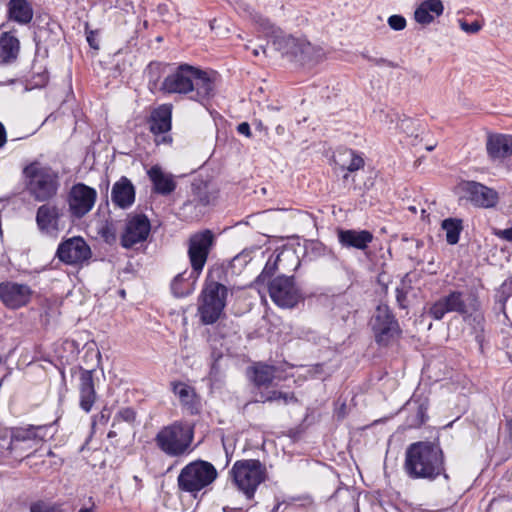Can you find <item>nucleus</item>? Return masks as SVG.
I'll list each match as a JSON object with an SVG mask.
<instances>
[{
    "instance_id": "f257e3e1",
    "label": "nucleus",
    "mask_w": 512,
    "mask_h": 512,
    "mask_svg": "<svg viewBox=\"0 0 512 512\" xmlns=\"http://www.w3.org/2000/svg\"><path fill=\"white\" fill-rule=\"evenodd\" d=\"M404 470L412 479H435L444 471L443 453L432 442H415L405 453Z\"/></svg>"
},
{
    "instance_id": "f03ea898",
    "label": "nucleus",
    "mask_w": 512,
    "mask_h": 512,
    "mask_svg": "<svg viewBox=\"0 0 512 512\" xmlns=\"http://www.w3.org/2000/svg\"><path fill=\"white\" fill-rule=\"evenodd\" d=\"M52 425H25L0 429V454L3 457L22 459L30 455L47 437H52Z\"/></svg>"
},
{
    "instance_id": "7ed1b4c3",
    "label": "nucleus",
    "mask_w": 512,
    "mask_h": 512,
    "mask_svg": "<svg viewBox=\"0 0 512 512\" xmlns=\"http://www.w3.org/2000/svg\"><path fill=\"white\" fill-rule=\"evenodd\" d=\"M194 439V427L185 421H175L162 427L155 436L157 447L169 457L187 454Z\"/></svg>"
},
{
    "instance_id": "20e7f679",
    "label": "nucleus",
    "mask_w": 512,
    "mask_h": 512,
    "mask_svg": "<svg viewBox=\"0 0 512 512\" xmlns=\"http://www.w3.org/2000/svg\"><path fill=\"white\" fill-rule=\"evenodd\" d=\"M274 45L284 57L301 65H314L325 58L323 48L311 44L304 37L278 35Z\"/></svg>"
},
{
    "instance_id": "39448f33",
    "label": "nucleus",
    "mask_w": 512,
    "mask_h": 512,
    "mask_svg": "<svg viewBox=\"0 0 512 512\" xmlns=\"http://www.w3.org/2000/svg\"><path fill=\"white\" fill-rule=\"evenodd\" d=\"M27 189L36 201H47L53 198L59 189V175L52 168L33 162L25 167Z\"/></svg>"
},
{
    "instance_id": "423d86ee",
    "label": "nucleus",
    "mask_w": 512,
    "mask_h": 512,
    "mask_svg": "<svg viewBox=\"0 0 512 512\" xmlns=\"http://www.w3.org/2000/svg\"><path fill=\"white\" fill-rule=\"evenodd\" d=\"M218 472L213 464L204 460H196L185 465L178 477L180 491L197 497V494L210 486L217 478Z\"/></svg>"
},
{
    "instance_id": "0eeeda50",
    "label": "nucleus",
    "mask_w": 512,
    "mask_h": 512,
    "mask_svg": "<svg viewBox=\"0 0 512 512\" xmlns=\"http://www.w3.org/2000/svg\"><path fill=\"white\" fill-rule=\"evenodd\" d=\"M227 294L226 286L212 280L210 275L207 277L198 304V314L202 323L213 324L220 318L226 306Z\"/></svg>"
},
{
    "instance_id": "6e6552de",
    "label": "nucleus",
    "mask_w": 512,
    "mask_h": 512,
    "mask_svg": "<svg viewBox=\"0 0 512 512\" xmlns=\"http://www.w3.org/2000/svg\"><path fill=\"white\" fill-rule=\"evenodd\" d=\"M231 475L238 489L250 499L258 486L266 480L267 470L259 460L244 459L233 464Z\"/></svg>"
},
{
    "instance_id": "1a4fd4ad",
    "label": "nucleus",
    "mask_w": 512,
    "mask_h": 512,
    "mask_svg": "<svg viewBox=\"0 0 512 512\" xmlns=\"http://www.w3.org/2000/svg\"><path fill=\"white\" fill-rule=\"evenodd\" d=\"M376 342L387 346L400 334L398 322L385 305H379L370 321Z\"/></svg>"
},
{
    "instance_id": "9d476101",
    "label": "nucleus",
    "mask_w": 512,
    "mask_h": 512,
    "mask_svg": "<svg viewBox=\"0 0 512 512\" xmlns=\"http://www.w3.org/2000/svg\"><path fill=\"white\" fill-rule=\"evenodd\" d=\"M197 75V68L182 64L164 78L160 89L168 94H188L193 92V81Z\"/></svg>"
},
{
    "instance_id": "9b49d317",
    "label": "nucleus",
    "mask_w": 512,
    "mask_h": 512,
    "mask_svg": "<svg viewBox=\"0 0 512 512\" xmlns=\"http://www.w3.org/2000/svg\"><path fill=\"white\" fill-rule=\"evenodd\" d=\"M269 295L272 301L282 308H292L301 296L293 277L278 276L269 283Z\"/></svg>"
},
{
    "instance_id": "f8f14e48",
    "label": "nucleus",
    "mask_w": 512,
    "mask_h": 512,
    "mask_svg": "<svg viewBox=\"0 0 512 512\" xmlns=\"http://www.w3.org/2000/svg\"><path fill=\"white\" fill-rule=\"evenodd\" d=\"M473 309H475V305L473 303L468 304L462 292L452 291L433 303L427 313L434 320H441L449 312L464 315Z\"/></svg>"
},
{
    "instance_id": "ddd939ff",
    "label": "nucleus",
    "mask_w": 512,
    "mask_h": 512,
    "mask_svg": "<svg viewBox=\"0 0 512 512\" xmlns=\"http://www.w3.org/2000/svg\"><path fill=\"white\" fill-rule=\"evenodd\" d=\"M214 236L209 230L190 237L188 255L194 274H201L213 245Z\"/></svg>"
},
{
    "instance_id": "4468645a",
    "label": "nucleus",
    "mask_w": 512,
    "mask_h": 512,
    "mask_svg": "<svg viewBox=\"0 0 512 512\" xmlns=\"http://www.w3.org/2000/svg\"><path fill=\"white\" fill-rule=\"evenodd\" d=\"M97 192L83 183L72 186L68 194V206L70 213L76 218H82L88 214L95 205Z\"/></svg>"
},
{
    "instance_id": "2eb2a0df",
    "label": "nucleus",
    "mask_w": 512,
    "mask_h": 512,
    "mask_svg": "<svg viewBox=\"0 0 512 512\" xmlns=\"http://www.w3.org/2000/svg\"><path fill=\"white\" fill-rule=\"evenodd\" d=\"M463 197L472 204L482 208L494 207L499 200L498 193L481 183L474 181H463L458 185Z\"/></svg>"
},
{
    "instance_id": "dca6fc26",
    "label": "nucleus",
    "mask_w": 512,
    "mask_h": 512,
    "mask_svg": "<svg viewBox=\"0 0 512 512\" xmlns=\"http://www.w3.org/2000/svg\"><path fill=\"white\" fill-rule=\"evenodd\" d=\"M150 229V221L145 215L129 216L121 234V245L124 248H131L144 242L150 233Z\"/></svg>"
},
{
    "instance_id": "f3484780",
    "label": "nucleus",
    "mask_w": 512,
    "mask_h": 512,
    "mask_svg": "<svg viewBox=\"0 0 512 512\" xmlns=\"http://www.w3.org/2000/svg\"><path fill=\"white\" fill-rule=\"evenodd\" d=\"M56 254L63 263L75 265L88 260L91 249L82 237H72L59 244Z\"/></svg>"
},
{
    "instance_id": "a211bd4d",
    "label": "nucleus",
    "mask_w": 512,
    "mask_h": 512,
    "mask_svg": "<svg viewBox=\"0 0 512 512\" xmlns=\"http://www.w3.org/2000/svg\"><path fill=\"white\" fill-rule=\"evenodd\" d=\"M171 120V104H162L151 112L149 118L150 131L154 134L157 145L172 142L171 136L168 135V132L171 130Z\"/></svg>"
},
{
    "instance_id": "6ab92c4d",
    "label": "nucleus",
    "mask_w": 512,
    "mask_h": 512,
    "mask_svg": "<svg viewBox=\"0 0 512 512\" xmlns=\"http://www.w3.org/2000/svg\"><path fill=\"white\" fill-rule=\"evenodd\" d=\"M32 293L27 284L12 281L0 283V300L9 309L26 306L31 300Z\"/></svg>"
},
{
    "instance_id": "aec40b11",
    "label": "nucleus",
    "mask_w": 512,
    "mask_h": 512,
    "mask_svg": "<svg viewBox=\"0 0 512 512\" xmlns=\"http://www.w3.org/2000/svg\"><path fill=\"white\" fill-rule=\"evenodd\" d=\"M62 217V208L53 203H46L37 209L36 224L41 233L56 235L62 228L60 224Z\"/></svg>"
},
{
    "instance_id": "412c9836",
    "label": "nucleus",
    "mask_w": 512,
    "mask_h": 512,
    "mask_svg": "<svg viewBox=\"0 0 512 512\" xmlns=\"http://www.w3.org/2000/svg\"><path fill=\"white\" fill-rule=\"evenodd\" d=\"M172 391L178 398L182 408L190 415H197L201 411V398L195 389L184 382H173Z\"/></svg>"
},
{
    "instance_id": "4be33fe9",
    "label": "nucleus",
    "mask_w": 512,
    "mask_h": 512,
    "mask_svg": "<svg viewBox=\"0 0 512 512\" xmlns=\"http://www.w3.org/2000/svg\"><path fill=\"white\" fill-rule=\"evenodd\" d=\"M79 405L86 413L90 412L97 399L93 380V370L81 369L79 375Z\"/></svg>"
},
{
    "instance_id": "5701e85b",
    "label": "nucleus",
    "mask_w": 512,
    "mask_h": 512,
    "mask_svg": "<svg viewBox=\"0 0 512 512\" xmlns=\"http://www.w3.org/2000/svg\"><path fill=\"white\" fill-rule=\"evenodd\" d=\"M486 150L492 160H502L512 155V135L488 134Z\"/></svg>"
},
{
    "instance_id": "b1692460",
    "label": "nucleus",
    "mask_w": 512,
    "mask_h": 512,
    "mask_svg": "<svg viewBox=\"0 0 512 512\" xmlns=\"http://www.w3.org/2000/svg\"><path fill=\"white\" fill-rule=\"evenodd\" d=\"M284 262H291L294 265V269H296L300 264L298 257L293 250H282L274 258L270 257L267 260L262 273L255 281V285H257L259 282H263L267 277L272 276L278 269L279 265H282L283 269H287V267L283 264Z\"/></svg>"
},
{
    "instance_id": "393cba45",
    "label": "nucleus",
    "mask_w": 512,
    "mask_h": 512,
    "mask_svg": "<svg viewBox=\"0 0 512 512\" xmlns=\"http://www.w3.org/2000/svg\"><path fill=\"white\" fill-rule=\"evenodd\" d=\"M7 18L19 25L29 24L34 16L32 4L28 0H9Z\"/></svg>"
},
{
    "instance_id": "a878e982",
    "label": "nucleus",
    "mask_w": 512,
    "mask_h": 512,
    "mask_svg": "<svg viewBox=\"0 0 512 512\" xmlns=\"http://www.w3.org/2000/svg\"><path fill=\"white\" fill-rule=\"evenodd\" d=\"M112 202L120 208L131 206L135 200V190L131 181L122 177L112 187Z\"/></svg>"
},
{
    "instance_id": "bb28decb",
    "label": "nucleus",
    "mask_w": 512,
    "mask_h": 512,
    "mask_svg": "<svg viewBox=\"0 0 512 512\" xmlns=\"http://www.w3.org/2000/svg\"><path fill=\"white\" fill-rule=\"evenodd\" d=\"M148 176L153 184V190L161 195H169L176 188V182L173 175L162 170L155 165L148 170Z\"/></svg>"
},
{
    "instance_id": "cd10ccee",
    "label": "nucleus",
    "mask_w": 512,
    "mask_h": 512,
    "mask_svg": "<svg viewBox=\"0 0 512 512\" xmlns=\"http://www.w3.org/2000/svg\"><path fill=\"white\" fill-rule=\"evenodd\" d=\"M338 240L344 247L364 250L372 242L373 235L367 230H339Z\"/></svg>"
},
{
    "instance_id": "c85d7f7f",
    "label": "nucleus",
    "mask_w": 512,
    "mask_h": 512,
    "mask_svg": "<svg viewBox=\"0 0 512 512\" xmlns=\"http://www.w3.org/2000/svg\"><path fill=\"white\" fill-rule=\"evenodd\" d=\"M444 11L441 0H425L421 2L414 12V19L417 23L428 25Z\"/></svg>"
},
{
    "instance_id": "c756f323",
    "label": "nucleus",
    "mask_w": 512,
    "mask_h": 512,
    "mask_svg": "<svg viewBox=\"0 0 512 512\" xmlns=\"http://www.w3.org/2000/svg\"><path fill=\"white\" fill-rule=\"evenodd\" d=\"M20 51V42L10 32L0 35V64H8L16 60Z\"/></svg>"
},
{
    "instance_id": "7c9ffc66",
    "label": "nucleus",
    "mask_w": 512,
    "mask_h": 512,
    "mask_svg": "<svg viewBox=\"0 0 512 512\" xmlns=\"http://www.w3.org/2000/svg\"><path fill=\"white\" fill-rule=\"evenodd\" d=\"M193 94L191 99L199 102H203L209 99L215 90L214 81L204 71L198 69V75L193 81Z\"/></svg>"
},
{
    "instance_id": "2f4dec72",
    "label": "nucleus",
    "mask_w": 512,
    "mask_h": 512,
    "mask_svg": "<svg viewBox=\"0 0 512 512\" xmlns=\"http://www.w3.org/2000/svg\"><path fill=\"white\" fill-rule=\"evenodd\" d=\"M200 274H194V270L190 273H179L171 283V289L176 297H184L191 294L195 289V284Z\"/></svg>"
},
{
    "instance_id": "473e14b6",
    "label": "nucleus",
    "mask_w": 512,
    "mask_h": 512,
    "mask_svg": "<svg viewBox=\"0 0 512 512\" xmlns=\"http://www.w3.org/2000/svg\"><path fill=\"white\" fill-rule=\"evenodd\" d=\"M254 382L257 386L269 385L275 374V368L266 364L258 363L253 367Z\"/></svg>"
},
{
    "instance_id": "72a5a7b5",
    "label": "nucleus",
    "mask_w": 512,
    "mask_h": 512,
    "mask_svg": "<svg viewBox=\"0 0 512 512\" xmlns=\"http://www.w3.org/2000/svg\"><path fill=\"white\" fill-rule=\"evenodd\" d=\"M442 228L446 233V240L449 244L454 245L459 241L460 232L462 230L461 220L445 219L442 222Z\"/></svg>"
},
{
    "instance_id": "f704fd0d",
    "label": "nucleus",
    "mask_w": 512,
    "mask_h": 512,
    "mask_svg": "<svg viewBox=\"0 0 512 512\" xmlns=\"http://www.w3.org/2000/svg\"><path fill=\"white\" fill-rule=\"evenodd\" d=\"M256 250L253 248H246L242 250L239 254H237L231 261V267L233 268L234 272H241V270L249 263L251 262L253 256L252 254Z\"/></svg>"
},
{
    "instance_id": "c9c22d12",
    "label": "nucleus",
    "mask_w": 512,
    "mask_h": 512,
    "mask_svg": "<svg viewBox=\"0 0 512 512\" xmlns=\"http://www.w3.org/2000/svg\"><path fill=\"white\" fill-rule=\"evenodd\" d=\"M260 402H273L282 401L284 404L296 402V398L292 393H285L281 391H270L267 394H261Z\"/></svg>"
},
{
    "instance_id": "e433bc0d",
    "label": "nucleus",
    "mask_w": 512,
    "mask_h": 512,
    "mask_svg": "<svg viewBox=\"0 0 512 512\" xmlns=\"http://www.w3.org/2000/svg\"><path fill=\"white\" fill-rule=\"evenodd\" d=\"M343 157L349 159V163L346 164V161L343 159L342 168L346 169L350 172L357 171L364 166V160L361 156L356 154L352 150H347L342 154Z\"/></svg>"
},
{
    "instance_id": "4c0bfd02",
    "label": "nucleus",
    "mask_w": 512,
    "mask_h": 512,
    "mask_svg": "<svg viewBox=\"0 0 512 512\" xmlns=\"http://www.w3.org/2000/svg\"><path fill=\"white\" fill-rule=\"evenodd\" d=\"M31 512H62L61 506L56 503L38 501L31 505Z\"/></svg>"
},
{
    "instance_id": "58836bf2",
    "label": "nucleus",
    "mask_w": 512,
    "mask_h": 512,
    "mask_svg": "<svg viewBox=\"0 0 512 512\" xmlns=\"http://www.w3.org/2000/svg\"><path fill=\"white\" fill-rule=\"evenodd\" d=\"M98 234L106 243L111 244L116 241V229L111 223H103L98 229Z\"/></svg>"
},
{
    "instance_id": "ea45409f",
    "label": "nucleus",
    "mask_w": 512,
    "mask_h": 512,
    "mask_svg": "<svg viewBox=\"0 0 512 512\" xmlns=\"http://www.w3.org/2000/svg\"><path fill=\"white\" fill-rule=\"evenodd\" d=\"M255 23L259 25V27L267 34H274L275 29L273 24L270 22L269 19L263 17L262 15H259L258 13H250L248 15Z\"/></svg>"
},
{
    "instance_id": "a19ab883",
    "label": "nucleus",
    "mask_w": 512,
    "mask_h": 512,
    "mask_svg": "<svg viewBox=\"0 0 512 512\" xmlns=\"http://www.w3.org/2000/svg\"><path fill=\"white\" fill-rule=\"evenodd\" d=\"M136 413L132 408H123L117 412L114 417V421H124L127 423H132L135 421Z\"/></svg>"
},
{
    "instance_id": "79ce46f5",
    "label": "nucleus",
    "mask_w": 512,
    "mask_h": 512,
    "mask_svg": "<svg viewBox=\"0 0 512 512\" xmlns=\"http://www.w3.org/2000/svg\"><path fill=\"white\" fill-rule=\"evenodd\" d=\"M387 22L389 27L395 31L404 30L407 25L406 19L403 16L397 14L391 15Z\"/></svg>"
},
{
    "instance_id": "37998d69",
    "label": "nucleus",
    "mask_w": 512,
    "mask_h": 512,
    "mask_svg": "<svg viewBox=\"0 0 512 512\" xmlns=\"http://www.w3.org/2000/svg\"><path fill=\"white\" fill-rule=\"evenodd\" d=\"M459 25H460V28L464 32L469 33V34H475L478 31H480V29H481V25L477 21H474L472 23H467L465 21H459Z\"/></svg>"
},
{
    "instance_id": "c03bdc74",
    "label": "nucleus",
    "mask_w": 512,
    "mask_h": 512,
    "mask_svg": "<svg viewBox=\"0 0 512 512\" xmlns=\"http://www.w3.org/2000/svg\"><path fill=\"white\" fill-rule=\"evenodd\" d=\"M493 234L499 239L512 242V226L507 229H494Z\"/></svg>"
},
{
    "instance_id": "a18cd8bd",
    "label": "nucleus",
    "mask_w": 512,
    "mask_h": 512,
    "mask_svg": "<svg viewBox=\"0 0 512 512\" xmlns=\"http://www.w3.org/2000/svg\"><path fill=\"white\" fill-rule=\"evenodd\" d=\"M380 115H384L385 119L383 120L389 129H392V124L398 119V115L394 112H384L381 111Z\"/></svg>"
},
{
    "instance_id": "49530a36",
    "label": "nucleus",
    "mask_w": 512,
    "mask_h": 512,
    "mask_svg": "<svg viewBox=\"0 0 512 512\" xmlns=\"http://www.w3.org/2000/svg\"><path fill=\"white\" fill-rule=\"evenodd\" d=\"M237 130L240 134H243L247 137H249L251 135L250 126L246 122L239 124L237 127Z\"/></svg>"
},
{
    "instance_id": "de8ad7c7",
    "label": "nucleus",
    "mask_w": 512,
    "mask_h": 512,
    "mask_svg": "<svg viewBox=\"0 0 512 512\" xmlns=\"http://www.w3.org/2000/svg\"><path fill=\"white\" fill-rule=\"evenodd\" d=\"M7 142V135L4 125L0 122V148Z\"/></svg>"
},
{
    "instance_id": "09e8293b",
    "label": "nucleus",
    "mask_w": 512,
    "mask_h": 512,
    "mask_svg": "<svg viewBox=\"0 0 512 512\" xmlns=\"http://www.w3.org/2000/svg\"><path fill=\"white\" fill-rule=\"evenodd\" d=\"M252 53L254 56H259L260 54H265L266 50L264 47H259V48L253 49Z\"/></svg>"
},
{
    "instance_id": "8fccbe9b",
    "label": "nucleus",
    "mask_w": 512,
    "mask_h": 512,
    "mask_svg": "<svg viewBox=\"0 0 512 512\" xmlns=\"http://www.w3.org/2000/svg\"><path fill=\"white\" fill-rule=\"evenodd\" d=\"M276 133L279 134V135L283 134L284 133V127L281 126V125L277 126L276 127Z\"/></svg>"
},
{
    "instance_id": "3c124183",
    "label": "nucleus",
    "mask_w": 512,
    "mask_h": 512,
    "mask_svg": "<svg viewBox=\"0 0 512 512\" xmlns=\"http://www.w3.org/2000/svg\"><path fill=\"white\" fill-rule=\"evenodd\" d=\"M78 512H94L91 508H81Z\"/></svg>"
},
{
    "instance_id": "603ef678",
    "label": "nucleus",
    "mask_w": 512,
    "mask_h": 512,
    "mask_svg": "<svg viewBox=\"0 0 512 512\" xmlns=\"http://www.w3.org/2000/svg\"><path fill=\"white\" fill-rule=\"evenodd\" d=\"M87 41L89 42V44H90L92 47L96 48V46H94L93 42H91V37H90V36H88V37H87Z\"/></svg>"
},
{
    "instance_id": "864d4df0",
    "label": "nucleus",
    "mask_w": 512,
    "mask_h": 512,
    "mask_svg": "<svg viewBox=\"0 0 512 512\" xmlns=\"http://www.w3.org/2000/svg\"><path fill=\"white\" fill-rule=\"evenodd\" d=\"M433 149H434V146H428V147H427V150H428V151H432Z\"/></svg>"
},
{
    "instance_id": "5fc2aeb1",
    "label": "nucleus",
    "mask_w": 512,
    "mask_h": 512,
    "mask_svg": "<svg viewBox=\"0 0 512 512\" xmlns=\"http://www.w3.org/2000/svg\"><path fill=\"white\" fill-rule=\"evenodd\" d=\"M47 455H48V456H53V455H54V453H53L51 450H49V451H48V453H47Z\"/></svg>"
},
{
    "instance_id": "6e6d98bb",
    "label": "nucleus",
    "mask_w": 512,
    "mask_h": 512,
    "mask_svg": "<svg viewBox=\"0 0 512 512\" xmlns=\"http://www.w3.org/2000/svg\"><path fill=\"white\" fill-rule=\"evenodd\" d=\"M108 436L112 437V436H114V433L113 432H109Z\"/></svg>"
},
{
    "instance_id": "4d7b16f0",
    "label": "nucleus",
    "mask_w": 512,
    "mask_h": 512,
    "mask_svg": "<svg viewBox=\"0 0 512 512\" xmlns=\"http://www.w3.org/2000/svg\"><path fill=\"white\" fill-rule=\"evenodd\" d=\"M510 430H511V434H512V420L510 421Z\"/></svg>"
}]
</instances>
